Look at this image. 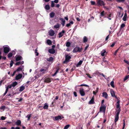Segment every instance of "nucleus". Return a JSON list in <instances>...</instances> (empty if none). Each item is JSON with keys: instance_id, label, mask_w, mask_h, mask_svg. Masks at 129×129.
I'll list each match as a JSON object with an SVG mask.
<instances>
[{"instance_id": "obj_25", "label": "nucleus", "mask_w": 129, "mask_h": 129, "mask_svg": "<svg viewBox=\"0 0 129 129\" xmlns=\"http://www.w3.org/2000/svg\"><path fill=\"white\" fill-rule=\"evenodd\" d=\"M53 58L52 57H50L47 59V60L49 62H52L53 61Z\"/></svg>"}, {"instance_id": "obj_4", "label": "nucleus", "mask_w": 129, "mask_h": 129, "mask_svg": "<svg viewBox=\"0 0 129 129\" xmlns=\"http://www.w3.org/2000/svg\"><path fill=\"white\" fill-rule=\"evenodd\" d=\"M48 67H47L44 68V69H42L40 70V71L41 72H42L43 74H44L46 72H48Z\"/></svg>"}, {"instance_id": "obj_60", "label": "nucleus", "mask_w": 129, "mask_h": 129, "mask_svg": "<svg viewBox=\"0 0 129 129\" xmlns=\"http://www.w3.org/2000/svg\"><path fill=\"white\" fill-rule=\"evenodd\" d=\"M109 35L105 39V41H107L108 39L109 38Z\"/></svg>"}, {"instance_id": "obj_33", "label": "nucleus", "mask_w": 129, "mask_h": 129, "mask_svg": "<svg viewBox=\"0 0 129 129\" xmlns=\"http://www.w3.org/2000/svg\"><path fill=\"white\" fill-rule=\"evenodd\" d=\"M71 45V43L69 42H66V46L68 47H70Z\"/></svg>"}, {"instance_id": "obj_13", "label": "nucleus", "mask_w": 129, "mask_h": 129, "mask_svg": "<svg viewBox=\"0 0 129 129\" xmlns=\"http://www.w3.org/2000/svg\"><path fill=\"white\" fill-rule=\"evenodd\" d=\"M22 77V74H19L16 76L15 77V79L16 80H18L21 78Z\"/></svg>"}, {"instance_id": "obj_6", "label": "nucleus", "mask_w": 129, "mask_h": 129, "mask_svg": "<svg viewBox=\"0 0 129 129\" xmlns=\"http://www.w3.org/2000/svg\"><path fill=\"white\" fill-rule=\"evenodd\" d=\"M110 92L111 95L112 97H114L117 99V98L115 95V92L112 89L110 90Z\"/></svg>"}, {"instance_id": "obj_11", "label": "nucleus", "mask_w": 129, "mask_h": 129, "mask_svg": "<svg viewBox=\"0 0 129 129\" xmlns=\"http://www.w3.org/2000/svg\"><path fill=\"white\" fill-rule=\"evenodd\" d=\"M106 109V107L104 106H101L100 108V111H102L105 113Z\"/></svg>"}, {"instance_id": "obj_46", "label": "nucleus", "mask_w": 129, "mask_h": 129, "mask_svg": "<svg viewBox=\"0 0 129 129\" xmlns=\"http://www.w3.org/2000/svg\"><path fill=\"white\" fill-rule=\"evenodd\" d=\"M119 116H115V121H117L118 119Z\"/></svg>"}, {"instance_id": "obj_59", "label": "nucleus", "mask_w": 129, "mask_h": 129, "mask_svg": "<svg viewBox=\"0 0 129 129\" xmlns=\"http://www.w3.org/2000/svg\"><path fill=\"white\" fill-rule=\"evenodd\" d=\"M16 71H14V72H13V74L11 75L12 76H14V75H15V73H16Z\"/></svg>"}, {"instance_id": "obj_57", "label": "nucleus", "mask_w": 129, "mask_h": 129, "mask_svg": "<svg viewBox=\"0 0 129 129\" xmlns=\"http://www.w3.org/2000/svg\"><path fill=\"white\" fill-rule=\"evenodd\" d=\"M120 105L119 104H117V105L116 106V108L117 109H118L119 108H120Z\"/></svg>"}, {"instance_id": "obj_58", "label": "nucleus", "mask_w": 129, "mask_h": 129, "mask_svg": "<svg viewBox=\"0 0 129 129\" xmlns=\"http://www.w3.org/2000/svg\"><path fill=\"white\" fill-rule=\"evenodd\" d=\"M74 94L75 97H76L77 96V93L76 92L74 91Z\"/></svg>"}, {"instance_id": "obj_64", "label": "nucleus", "mask_w": 129, "mask_h": 129, "mask_svg": "<svg viewBox=\"0 0 129 129\" xmlns=\"http://www.w3.org/2000/svg\"><path fill=\"white\" fill-rule=\"evenodd\" d=\"M75 67H74V68H72L71 69V72H72L74 70H75Z\"/></svg>"}, {"instance_id": "obj_31", "label": "nucleus", "mask_w": 129, "mask_h": 129, "mask_svg": "<svg viewBox=\"0 0 129 129\" xmlns=\"http://www.w3.org/2000/svg\"><path fill=\"white\" fill-rule=\"evenodd\" d=\"M61 21L62 22L61 23V24L63 26H64L65 24V20L63 19H62L61 20Z\"/></svg>"}, {"instance_id": "obj_14", "label": "nucleus", "mask_w": 129, "mask_h": 129, "mask_svg": "<svg viewBox=\"0 0 129 129\" xmlns=\"http://www.w3.org/2000/svg\"><path fill=\"white\" fill-rule=\"evenodd\" d=\"M49 35L51 36H52L54 35L55 34L54 31L52 29H51L49 32Z\"/></svg>"}, {"instance_id": "obj_24", "label": "nucleus", "mask_w": 129, "mask_h": 129, "mask_svg": "<svg viewBox=\"0 0 129 129\" xmlns=\"http://www.w3.org/2000/svg\"><path fill=\"white\" fill-rule=\"evenodd\" d=\"M83 61L80 60L79 62L76 65V67H78L79 66L81 65Z\"/></svg>"}, {"instance_id": "obj_48", "label": "nucleus", "mask_w": 129, "mask_h": 129, "mask_svg": "<svg viewBox=\"0 0 129 129\" xmlns=\"http://www.w3.org/2000/svg\"><path fill=\"white\" fill-rule=\"evenodd\" d=\"M21 124V121H16V124L18 125H20Z\"/></svg>"}, {"instance_id": "obj_23", "label": "nucleus", "mask_w": 129, "mask_h": 129, "mask_svg": "<svg viewBox=\"0 0 129 129\" xmlns=\"http://www.w3.org/2000/svg\"><path fill=\"white\" fill-rule=\"evenodd\" d=\"M48 106L47 104L46 103H45L44 105V106L43 107V108L44 109H48Z\"/></svg>"}, {"instance_id": "obj_19", "label": "nucleus", "mask_w": 129, "mask_h": 129, "mask_svg": "<svg viewBox=\"0 0 129 129\" xmlns=\"http://www.w3.org/2000/svg\"><path fill=\"white\" fill-rule=\"evenodd\" d=\"M22 58L21 56L19 55L16 57V61H18L21 60Z\"/></svg>"}, {"instance_id": "obj_35", "label": "nucleus", "mask_w": 129, "mask_h": 129, "mask_svg": "<svg viewBox=\"0 0 129 129\" xmlns=\"http://www.w3.org/2000/svg\"><path fill=\"white\" fill-rule=\"evenodd\" d=\"M87 41L88 39L87 37L86 36H84L83 38V42H87Z\"/></svg>"}, {"instance_id": "obj_41", "label": "nucleus", "mask_w": 129, "mask_h": 129, "mask_svg": "<svg viewBox=\"0 0 129 129\" xmlns=\"http://www.w3.org/2000/svg\"><path fill=\"white\" fill-rule=\"evenodd\" d=\"M117 2L118 3L122 2L123 3L125 0H116Z\"/></svg>"}, {"instance_id": "obj_51", "label": "nucleus", "mask_w": 129, "mask_h": 129, "mask_svg": "<svg viewBox=\"0 0 129 129\" xmlns=\"http://www.w3.org/2000/svg\"><path fill=\"white\" fill-rule=\"evenodd\" d=\"M104 11H103L101 12V16H103L104 15Z\"/></svg>"}, {"instance_id": "obj_20", "label": "nucleus", "mask_w": 129, "mask_h": 129, "mask_svg": "<svg viewBox=\"0 0 129 129\" xmlns=\"http://www.w3.org/2000/svg\"><path fill=\"white\" fill-rule=\"evenodd\" d=\"M116 111L117 112V113L116 114V116H119V114L120 113L121 111V110L120 109V108H119L117 110V109H116Z\"/></svg>"}, {"instance_id": "obj_27", "label": "nucleus", "mask_w": 129, "mask_h": 129, "mask_svg": "<svg viewBox=\"0 0 129 129\" xmlns=\"http://www.w3.org/2000/svg\"><path fill=\"white\" fill-rule=\"evenodd\" d=\"M25 88V87L23 86H21L20 87L19 91L21 92L23 91Z\"/></svg>"}, {"instance_id": "obj_39", "label": "nucleus", "mask_w": 129, "mask_h": 129, "mask_svg": "<svg viewBox=\"0 0 129 129\" xmlns=\"http://www.w3.org/2000/svg\"><path fill=\"white\" fill-rule=\"evenodd\" d=\"M59 70V69H57L54 73L52 75V76H55L57 74Z\"/></svg>"}, {"instance_id": "obj_5", "label": "nucleus", "mask_w": 129, "mask_h": 129, "mask_svg": "<svg viewBox=\"0 0 129 129\" xmlns=\"http://www.w3.org/2000/svg\"><path fill=\"white\" fill-rule=\"evenodd\" d=\"M97 2L98 6H104L105 5L104 2L101 0H98L97 1Z\"/></svg>"}, {"instance_id": "obj_16", "label": "nucleus", "mask_w": 129, "mask_h": 129, "mask_svg": "<svg viewBox=\"0 0 129 129\" xmlns=\"http://www.w3.org/2000/svg\"><path fill=\"white\" fill-rule=\"evenodd\" d=\"M48 52L51 54H53L55 53V51L54 49H49Z\"/></svg>"}, {"instance_id": "obj_45", "label": "nucleus", "mask_w": 129, "mask_h": 129, "mask_svg": "<svg viewBox=\"0 0 129 129\" xmlns=\"http://www.w3.org/2000/svg\"><path fill=\"white\" fill-rule=\"evenodd\" d=\"M53 1H51V6L52 7H53L54 6L55 4Z\"/></svg>"}, {"instance_id": "obj_2", "label": "nucleus", "mask_w": 129, "mask_h": 129, "mask_svg": "<svg viewBox=\"0 0 129 129\" xmlns=\"http://www.w3.org/2000/svg\"><path fill=\"white\" fill-rule=\"evenodd\" d=\"M125 26V24L124 23H122L120 26V28L119 31L117 33V34L118 37L120 36L122 34V32L121 31L120 33V31L121 30L122 28Z\"/></svg>"}, {"instance_id": "obj_8", "label": "nucleus", "mask_w": 129, "mask_h": 129, "mask_svg": "<svg viewBox=\"0 0 129 129\" xmlns=\"http://www.w3.org/2000/svg\"><path fill=\"white\" fill-rule=\"evenodd\" d=\"M10 50V49L8 47H6L4 48V52L5 53H8Z\"/></svg>"}, {"instance_id": "obj_32", "label": "nucleus", "mask_w": 129, "mask_h": 129, "mask_svg": "<svg viewBox=\"0 0 129 129\" xmlns=\"http://www.w3.org/2000/svg\"><path fill=\"white\" fill-rule=\"evenodd\" d=\"M31 115L32 114H28L26 116V117L27 118H28L27 120H30V117L31 116Z\"/></svg>"}, {"instance_id": "obj_47", "label": "nucleus", "mask_w": 129, "mask_h": 129, "mask_svg": "<svg viewBox=\"0 0 129 129\" xmlns=\"http://www.w3.org/2000/svg\"><path fill=\"white\" fill-rule=\"evenodd\" d=\"M6 117L2 116L1 117L0 120H4L6 119Z\"/></svg>"}, {"instance_id": "obj_9", "label": "nucleus", "mask_w": 129, "mask_h": 129, "mask_svg": "<svg viewBox=\"0 0 129 129\" xmlns=\"http://www.w3.org/2000/svg\"><path fill=\"white\" fill-rule=\"evenodd\" d=\"M79 93L82 96H83L85 95V93L84 91L83 88H81L79 90Z\"/></svg>"}, {"instance_id": "obj_34", "label": "nucleus", "mask_w": 129, "mask_h": 129, "mask_svg": "<svg viewBox=\"0 0 129 129\" xmlns=\"http://www.w3.org/2000/svg\"><path fill=\"white\" fill-rule=\"evenodd\" d=\"M86 86V87H89V86L85 84H82L81 85H78V86H76V87L77 86L80 87V86Z\"/></svg>"}, {"instance_id": "obj_3", "label": "nucleus", "mask_w": 129, "mask_h": 129, "mask_svg": "<svg viewBox=\"0 0 129 129\" xmlns=\"http://www.w3.org/2000/svg\"><path fill=\"white\" fill-rule=\"evenodd\" d=\"M71 58V56H69L68 55H67L65 56V60L63 62V63H65L66 62H68L69 61V60Z\"/></svg>"}, {"instance_id": "obj_52", "label": "nucleus", "mask_w": 129, "mask_h": 129, "mask_svg": "<svg viewBox=\"0 0 129 129\" xmlns=\"http://www.w3.org/2000/svg\"><path fill=\"white\" fill-rule=\"evenodd\" d=\"M14 63L13 61V60H11V63L10 64V67H11L12 66L13 64Z\"/></svg>"}, {"instance_id": "obj_62", "label": "nucleus", "mask_w": 129, "mask_h": 129, "mask_svg": "<svg viewBox=\"0 0 129 129\" xmlns=\"http://www.w3.org/2000/svg\"><path fill=\"white\" fill-rule=\"evenodd\" d=\"M12 84H11L10 85H8L7 86V87H8L9 88H11L12 87Z\"/></svg>"}, {"instance_id": "obj_21", "label": "nucleus", "mask_w": 129, "mask_h": 129, "mask_svg": "<svg viewBox=\"0 0 129 129\" xmlns=\"http://www.w3.org/2000/svg\"><path fill=\"white\" fill-rule=\"evenodd\" d=\"M73 21H71L69 23L67 24L66 25V26L67 27H68L70 26L71 24H73Z\"/></svg>"}, {"instance_id": "obj_1", "label": "nucleus", "mask_w": 129, "mask_h": 129, "mask_svg": "<svg viewBox=\"0 0 129 129\" xmlns=\"http://www.w3.org/2000/svg\"><path fill=\"white\" fill-rule=\"evenodd\" d=\"M82 50V47L80 48L79 47H77L75 48L73 50L74 53H76L77 52H80Z\"/></svg>"}, {"instance_id": "obj_10", "label": "nucleus", "mask_w": 129, "mask_h": 129, "mask_svg": "<svg viewBox=\"0 0 129 129\" xmlns=\"http://www.w3.org/2000/svg\"><path fill=\"white\" fill-rule=\"evenodd\" d=\"M94 96H93L91 99L88 102V104H95V102L94 101Z\"/></svg>"}, {"instance_id": "obj_43", "label": "nucleus", "mask_w": 129, "mask_h": 129, "mask_svg": "<svg viewBox=\"0 0 129 129\" xmlns=\"http://www.w3.org/2000/svg\"><path fill=\"white\" fill-rule=\"evenodd\" d=\"M70 126V125L69 124L67 125L64 126V129H68Z\"/></svg>"}, {"instance_id": "obj_7", "label": "nucleus", "mask_w": 129, "mask_h": 129, "mask_svg": "<svg viewBox=\"0 0 129 129\" xmlns=\"http://www.w3.org/2000/svg\"><path fill=\"white\" fill-rule=\"evenodd\" d=\"M64 118V117L62 115H58L55 117V119L56 120H61L62 119Z\"/></svg>"}, {"instance_id": "obj_30", "label": "nucleus", "mask_w": 129, "mask_h": 129, "mask_svg": "<svg viewBox=\"0 0 129 129\" xmlns=\"http://www.w3.org/2000/svg\"><path fill=\"white\" fill-rule=\"evenodd\" d=\"M45 9L47 10H49L50 9V7L48 5H46L45 7Z\"/></svg>"}, {"instance_id": "obj_15", "label": "nucleus", "mask_w": 129, "mask_h": 129, "mask_svg": "<svg viewBox=\"0 0 129 129\" xmlns=\"http://www.w3.org/2000/svg\"><path fill=\"white\" fill-rule=\"evenodd\" d=\"M65 32V31L64 30H63L61 32L59 33L58 34L59 37L60 38L62 37L63 36V34H64Z\"/></svg>"}, {"instance_id": "obj_50", "label": "nucleus", "mask_w": 129, "mask_h": 129, "mask_svg": "<svg viewBox=\"0 0 129 129\" xmlns=\"http://www.w3.org/2000/svg\"><path fill=\"white\" fill-rule=\"evenodd\" d=\"M126 17L127 16H124L123 18L122 19L124 21H125L126 20Z\"/></svg>"}, {"instance_id": "obj_42", "label": "nucleus", "mask_w": 129, "mask_h": 129, "mask_svg": "<svg viewBox=\"0 0 129 129\" xmlns=\"http://www.w3.org/2000/svg\"><path fill=\"white\" fill-rule=\"evenodd\" d=\"M41 76V74H38L36 75L35 77V78H39L40 76Z\"/></svg>"}, {"instance_id": "obj_17", "label": "nucleus", "mask_w": 129, "mask_h": 129, "mask_svg": "<svg viewBox=\"0 0 129 129\" xmlns=\"http://www.w3.org/2000/svg\"><path fill=\"white\" fill-rule=\"evenodd\" d=\"M23 66H20V67H19L16 71L18 72L21 71H22V69H23Z\"/></svg>"}, {"instance_id": "obj_54", "label": "nucleus", "mask_w": 129, "mask_h": 129, "mask_svg": "<svg viewBox=\"0 0 129 129\" xmlns=\"http://www.w3.org/2000/svg\"><path fill=\"white\" fill-rule=\"evenodd\" d=\"M20 64H21L20 61H19L16 62L15 64L17 66L19 65H20Z\"/></svg>"}, {"instance_id": "obj_28", "label": "nucleus", "mask_w": 129, "mask_h": 129, "mask_svg": "<svg viewBox=\"0 0 129 129\" xmlns=\"http://www.w3.org/2000/svg\"><path fill=\"white\" fill-rule=\"evenodd\" d=\"M17 84V82L15 81L12 83V84H11L12 85V87H14Z\"/></svg>"}, {"instance_id": "obj_53", "label": "nucleus", "mask_w": 129, "mask_h": 129, "mask_svg": "<svg viewBox=\"0 0 129 129\" xmlns=\"http://www.w3.org/2000/svg\"><path fill=\"white\" fill-rule=\"evenodd\" d=\"M115 43H116L115 42H113L112 44L110 45V47H113L115 45Z\"/></svg>"}, {"instance_id": "obj_26", "label": "nucleus", "mask_w": 129, "mask_h": 129, "mask_svg": "<svg viewBox=\"0 0 129 129\" xmlns=\"http://www.w3.org/2000/svg\"><path fill=\"white\" fill-rule=\"evenodd\" d=\"M106 52V51L105 50H103L101 52V55L102 56H105V53Z\"/></svg>"}, {"instance_id": "obj_22", "label": "nucleus", "mask_w": 129, "mask_h": 129, "mask_svg": "<svg viewBox=\"0 0 129 129\" xmlns=\"http://www.w3.org/2000/svg\"><path fill=\"white\" fill-rule=\"evenodd\" d=\"M50 16L51 18H53L55 16V14L53 12H51L50 13Z\"/></svg>"}, {"instance_id": "obj_63", "label": "nucleus", "mask_w": 129, "mask_h": 129, "mask_svg": "<svg viewBox=\"0 0 129 129\" xmlns=\"http://www.w3.org/2000/svg\"><path fill=\"white\" fill-rule=\"evenodd\" d=\"M11 53H12L13 55H14L16 53L15 52L14 50L12 51V52Z\"/></svg>"}, {"instance_id": "obj_49", "label": "nucleus", "mask_w": 129, "mask_h": 129, "mask_svg": "<svg viewBox=\"0 0 129 129\" xmlns=\"http://www.w3.org/2000/svg\"><path fill=\"white\" fill-rule=\"evenodd\" d=\"M37 51L38 50L37 48L35 50V53H36V55L37 56H38L39 54V53L37 52Z\"/></svg>"}, {"instance_id": "obj_55", "label": "nucleus", "mask_w": 129, "mask_h": 129, "mask_svg": "<svg viewBox=\"0 0 129 129\" xmlns=\"http://www.w3.org/2000/svg\"><path fill=\"white\" fill-rule=\"evenodd\" d=\"M5 106H2L0 108L1 109H4L5 108Z\"/></svg>"}, {"instance_id": "obj_44", "label": "nucleus", "mask_w": 129, "mask_h": 129, "mask_svg": "<svg viewBox=\"0 0 129 129\" xmlns=\"http://www.w3.org/2000/svg\"><path fill=\"white\" fill-rule=\"evenodd\" d=\"M129 77V75H127L124 78V81H126V80Z\"/></svg>"}, {"instance_id": "obj_29", "label": "nucleus", "mask_w": 129, "mask_h": 129, "mask_svg": "<svg viewBox=\"0 0 129 129\" xmlns=\"http://www.w3.org/2000/svg\"><path fill=\"white\" fill-rule=\"evenodd\" d=\"M47 43L48 45H51L52 44V42L51 40H48L47 41Z\"/></svg>"}, {"instance_id": "obj_40", "label": "nucleus", "mask_w": 129, "mask_h": 129, "mask_svg": "<svg viewBox=\"0 0 129 129\" xmlns=\"http://www.w3.org/2000/svg\"><path fill=\"white\" fill-rule=\"evenodd\" d=\"M59 25L58 23L54 26V27L55 28H58L59 27Z\"/></svg>"}, {"instance_id": "obj_61", "label": "nucleus", "mask_w": 129, "mask_h": 129, "mask_svg": "<svg viewBox=\"0 0 129 129\" xmlns=\"http://www.w3.org/2000/svg\"><path fill=\"white\" fill-rule=\"evenodd\" d=\"M96 74L98 75H100V74H101V73L97 71L96 72Z\"/></svg>"}, {"instance_id": "obj_36", "label": "nucleus", "mask_w": 129, "mask_h": 129, "mask_svg": "<svg viewBox=\"0 0 129 129\" xmlns=\"http://www.w3.org/2000/svg\"><path fill=\"white\" fill-rule=\"evenodd\" d=\"M91 5H96V3L94 1H91L90 2Z\"/></svg>"}, {"instance_id": "obj_37", "label": "nucleus", "mask_w": 129, "mask_h": 129, "mask_svg": "<svg viewBox=\"0 0 129 129\" xmlns=\"http://www.w3.org/2000/svg\"><path fill=\"white\" fill-rule=\"evenodd\" d=\"M110 84L111 86L113 88H114L115 86L114 85V82L113 81H112L110 83Z\"/></svg>"}, {"instance_id": "obj_38", "label": "nucleus", "mask_w": 129, "mask_h": 129, "mask_svg": "<svg viewBox=\"0 0 129 129\" xmlns=\"http://www.w3.org/2000/svg\"><path fill=\"white\" fill-rule=\"evenodd\" d=\"M12 53L11 52L9 53L8 55V58H10L12 57Z\"/></svg>"}, {"instance_id": "obj_56", "label": "nucleus", "mask_w": 129, "mask_h": 129, "mask_svg": "<svg viewBox=\"0 0 129 129\" xmlns=\"http://www.w3.org/2000/svg\"><path fill=\"white\" fill-rule=\"evenodd\" d=\"M125 125V121H123V127L122 129H124Z\"/></svg>"}, {"instance_id": "obj_18", "label": "nucleus", "mask_w": 129, "mask_h": 129, "mask_svg": "<svg viewBox=\"0 0 129 129\" xmlns=\"http://www.w3.org/2000/svg\"><path fill=\"white\" fill-rule=\"evenodd\" d=\"M103 96L104 97V98L105 99H107L108 98V95L107 93L105 92H104L103 93Z\"/></svg>"}, {"instance_id": "obj_12", "label": "nucleus", "mask_w": 129, "mask_h": 129, "mask_svg": "<svg viewBox=\"0 0 129 129\" xmlns=\"http://www.w3.org/2000/svg\"><path fill=\"white\" fill-rule=\"evenodd\" d=\"M51 78H46L44 80V82L47 83H49L51 81Z\"/></svg>"}]
</instances>
